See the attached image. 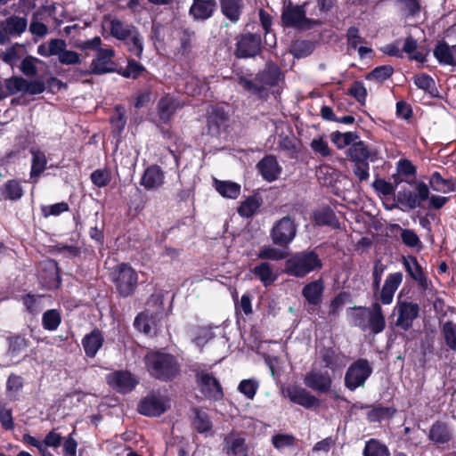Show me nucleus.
Instances as JSON below:
<instances>
[{"mask_svg": "<svg viewBox=\"0 0 456 456\" xmlns=\"http://www.w3.org/2000/svg\"><path fill=\"white\" fill-rule=\"evenodd\" d=\"M144 363L150 375L162 381L174 379L180 372L177 359L167 353L151 351L144 356Z\"/></svg>", "mask_w": 456, "mask_h": 456, "instance_id": "obj_1", "label": "nucleus"}, {"mask_svg": "<svg viewBox=\"0 0 456 456\" xmlns=\"http://www.w3.org/2000/svg\"><path fill=\"white\" fill-rule=\"evenodd\" d=\"M322 266V260L314 251H300L287 259L285 273L290 276L303 278L314 271L320 270Z\"/></svg>", "mask_w": 456, "mask_h": 456, "instance_id": "obj_2", "label": "nucleus"}, {"mask_svg": "<svg viewBox=\"0 0 456 456\" xmlns=\"http://www.w3.org/2000/svg\"><path fill=\"white\" fill-rule=\"evenodd\" d=\"M281 76V70L275 64H267L265 69L259 73L253 80L244 77L239 79V84L245 90L251 92L260 97L267 94V88L277 84Z\"/></svg>", "mask_w": 456, "mask_h": 456, "instance_id": "obj_3", "label": "nucleus"}, {"mask_svg": "<svg viewBox=\"0 0 456 456\" xmlns=\"http://www.w3.org/2000/svg\"><path fill=\"white\" fill-rule=\"evenodd\" d=\"M372 373V367L366 359H358L347 369L345 375V386L351 391L363 387Z\"/></svg>", "mask_w": 456, "mask_h": 456, "instance_id": "obj_4", "label": "nucleus"}, {"mask_svg": "<svg viewBox=\"0 0 456 456\" xmlns=\"http://www.w3.org/2000/svg\"><path fill=\"white\" fill-rule=\"evenodd\" d=\"M113 281L118 293L122 297H127L137 286V273L131 266L122 264L113 273Z\"/></svg>", "mask_w": 456, "mask_h": 456, "instance_id": "obj_5", "label": "nucleus"}, {"mask_svg": "<svg viewBox=\"0 0 456 456\" xmlns=\"http://www.w3.org/2000/svg\"><path fill=\"white\" fill-rule=\"evenodd\" d=\"M297 230L295 221L287 216L274 224L270 232V237L274 245L287 247L296 237Z\"/></svg>", "mask_w": 456, "mask_h": 456, "instance_id": "obj_6", "label": "nucleus"}, {"mask_svg": "<svg viewBox=\"0 0 456 456\" xmlns=\"http://www.w3.org/2000/svg\"><path fill=\"white\" fill-rule=\"evenodd\" d=\"M281 18L285 25L304 29L310 28L316 23L314 20L305 17L303 6L293 5L290 2L284 7Z\"/></svg>", "mask_w": 456, "mask_h": 456, "instance_id": "obj_7", "label": "nucleus"}, {"mask_svg": "<svg viewBox=\"0 0 456 456\" xmlns=\"http://www.w3.org/2000/svg\"><path fill=\"white\" fill-rule=\"evenodd\" d=\"M305 385L321 394H327L331 390L332 378L329 371L313 368L304 377Z\"/></svg>", "mask_w": 456, "mask_h": 456, "instance_id": "obj_8", "label": "nucleus"}, {"mask_svg": "<svg viewBox=\"0 0 456 456\" xmlns=\"http://www.w3.org/2000/svg\"><path fill=\"white\" fill-rule=\"evenodd\" d=\"M168 406V399L166 396L159 393H151L140 402L138 411L146 416H159L167 411Z\"/></svg>", "mask_w": 456, "mask_h": 456, "instance_id": "obj_9", "label": "nucleus"}, {"mask_svg": "<svg viewBox=\"0 0 456 456\" xmlns=\"http://www.w3.org/2000/svg\"><path fill=\"white\" fill-rule=\"evenodd\" d=\"M28 27L27 19L16 15L0 20V45L6 44L10 37L20 36Z\"/></svg>", "mask_w": 456, "mask_h": 456, "instance_id": "obj_10", "label": "nucleus"}, {"mask_svg": "<svg viewBox=\"0 0 456 456\" xmlns=\"http://www.w3.org/2000/svg\"><path fill=\"white\" fill-rule=\"evenodd\" d=\"M114 51L111 48L98 49L97 56L90 65V69L85 71V74L102 75L117 71L115 63L112 61Z\"/></svg>", "mask_w": 456, "mask_h": 456, "instance_id": "obj_11", "label": "nucleus"}, {"mask_svg": "<svg viewBox=\"0 0 456 456\" xmlns=\"http://www.w3.org/2000/svg\"><path fill=\"white\" fill-rule=\"evenodd\" d=\"M110 34L118 40H126L127 37H132L134 41V50L140 51V32L132 24L121 21L118 19H112L110 21Z\"/></svg>", "mask_w": 456, "mask_h": 456, "instance_id": "obj_12", "label": "nucleus"}, {"mask_svg": "<svg viewBox=\"0 0 456 456\" xmlns=\"http://www.w3.org/2000/svg\"><path fill=\"white\" fill-rule=\"evenodd\" d=\"M261 50V37L257 34L242 35L237 42L236 55L240 58L254 57Z\"/></svg>", "mask_w": 456, "mask_h": 456, "instance_id": "obj_13", "label": "nucleus"}, {"mask_svg": "<svg viewBox=\"0 0 456 456\" xmlns=\"http://www.w3.org/2000/svg\"><path fill=\"white\" fill-rule=\"evenodd\" d=\"M395 309L398 314L396 326L403 330H408L411 327L412 322L418 317L419 305L411 302H399Z\"/></svg>", "mask_w": 456, "mask_h": 456, "instance_id": "obj_14", "label": "nucleus"}, {"mask_svg": "<svg viewBox=\"0 0 456 456\" xmlns=\"http://www.w3.org/2000/svg\"><path fill=\"white\" fill-rule=\"evenodd\" d=\"M285 392L291 402L305 408L319 407L321 404L320 400L316 396L303 387H289Z\"/></svg>", "mask_w": 456, "mask_h": 456, "instance_id": "obj_15", "label": "nucleus"}, {"mask_svg": "<svg viewBox=\"0 0 456 456\" xmlns=\"http://www.w3.org/2000/svg\"><path fill=\"white\" fill-rule=\"evenodd\" d=\"M201 392L208 398L220 400L224 394L220 383L211 374L200 372L198 374Z\"/></svg>", "mask_w": 456, "mask_h": 456, "instance_id": "obj_16", "label": "nucleus"}, {"mask_svg": "<svg viewBox=\"0 0 456 456\" xmlns=\"http://www.w3.org/2000/svg\"><path fill=\"white\" fill-rule=\"evenodd\" d=\"M108 384L120 393L130 392L137 381L127 371H116L107 376Z\"/></svg>", "mask_w": 456, "mask_h": 456, "instance_id": "obj_17", "label": "nucleus"}, {"mask_svg": "<svg viewBox=\"0 0 456 456\" xmlns=\"http://www.w3.org/2000/svg\"><path fill=\"white\" fill-rule=\"evenodd\" d=\"M403 265L409 275L418 282L423 290L431 289V281L428 280L416 257L411 256L403 259Z\"/></svg>", "mask_w": 456, "mask_h": 456, "instance_id": "obj_18", "label": "nucleus"}, {"mask_svg": "<svg viewBox=\"0 0 456 456\" xmlns=\"http://www.w3.org/2000/svg\"><path fill=\"white\" fill-rule=\"evenodd\" d=\"M403 281L402 273H390L385 280L380 290L379 300L384 305L393 302L394 295Z\"/></svg>", "mask_w": 456, "mask_h": 456, "instance_id": "obj_19", "label": "nucleus"}, {"mask_svg": "<svg viewBox=\"0 0 456 456\" xmlns=\"http://www.w3.org/2000/svg\"><path fill=\"white\" fill-rule=\"evenodd\" d=\"M216 9L215 0H194L189 12L194 20H205L213 15Z\"/></svg>", "mask_w": 456, "mask_h": 456, "instance_id": "obj_20", "label": "nucleus"}, {"mask_svg": "<svg viewBox=\"0 0 456 456\" xmlns=\"http://www.w3.org/2000/svg\"><path fill=\"white\" fill-rule=\"evenodd\" d=\"M224 450L228 456H248L245 439L234 432L224 437Z\"/></svg>", "mask_w": 456, "mask_h": 456, "instance_id": "obj_21", "label": "nucleus"}, {"mask_svg": "<svg viewBox=\"0 0 456 456\" xmlns=\"http://www.w3.org/2000/svg\"><path fill=\"white\" fill-rule=\"evenodd\" d=\"M368 329L378 334L384 330L386 320L379 303L375 302L368 308Z\"/></svg>", "mask_w": 456, "mask_h": 456, "instance_id": "obj_22", "label": "nucleus"}, {"mask_svg": "<svg viewBox=\"0 0 456 456\" xmlns=\"http://www.w3.org/2000/svg\"><path fill=\"white\" fill-rule=\"evenodd\" d=\"M324 288L323 281L319 279L307 283L302 289V295L309 304L317 305L322 302Z\"/></svg>", "mask_w": 456, "mask_h": 456, "instance_id": "obj_23", "label": "nucleus"}, {"mask_svg": "<svg viewBox=\"0 0 456 456\" xmlns=\"http://www.w3.org/2000/svg\"><path fill=\"white\" fill-rule=\"evenodd\" d=\"M164 183V173L159 166L152 165L146 168L141 184L148 190L156 189Z\"/></svg>", "mask_w": 456, "mask_h": 456, "instance_id": "obj_24", "label": "nucleus"}, {"mask_svg": "<svg viewBox=\"0 0 456 456\" xmlns=\"http://www.w3.org/2000/svg\"><path fill=\"white\" fill-rule=\"evenodd\" d=\"M260 173L263 177L269 182L274 181L281 174V167L273 156L264 158L258 164Z\"/></svg>", "mask_w": 456, "mask_h": 456, "instance_id": "obj_25", "label": "nucleus"}, {"mask_svg": "<svg viewBox=\"0 0 456 456\" xmlns=\"http://www.w3.org/2000/svg\"><path fill=\"white\" fill-rule=\"evenodd\" d=\"M66 47L64 40L53 38L38 45L37 53L43 57L57 56L59 59Z\"/></svg>", "mask_w": 456, "mask_h": 456, "instance_id": "obj_26", "label": "nucleus"}, {"mask_svg": "<svg viewBox=\"0 0 456 456\" xmlns=\"http://www.w3.org/2000/svg\"><path fill=\"white\" fill-rule=\"evenodd\" d=\"M103 337L98 330L86 335L82 340L85 353L89 357H94L98 350L102 346Z\"/></svg>", "mask_w": 456, "mask_h": 456, "instance_id": "obj_27", "label": "nucleus"}, {"mask_svg": "<svg viewBox=\"0 0 456 456\" xmlns=\"http://www.w3.org/2000/svg\"><path fill=\"white\" fill-rule=\"evenodd\" d=\"M434 55L440 63L456 65V45L450 46L441 42L434 49Z\"/></svg>", "mask_w": 456, "mask_h": 456, "instance_id": "obj_28", "label": "nucleus"}, {"mask_svg": "<svg viewBox=\"0 0 456 456\" xmlns=\"http://www.w3.org/2000/svg\"><path fill=\"white\" fill-rule=\"evenodd\" d=\"M321 357L324 362V366L332 371L340 370L346 364V357L330 348L322 350Z\"/></svg>", "mask_w": 456, "mask_h": 456, "instance_id": "obj_29", "label": "nucleus"}, {"mask_svg": "<svg viewBox=\"0 0 456 456\" xmlns=\"http://www.w3.org/2000/svg\"><path fill=\"white\" fill-rule=\"evenodd\" d=\"M223 14L232 22L236 23L243 9V0H220Z\"/></svg>", "mask_w": 456, "mask_h": 456, "instance_id": "obj_30", "label": "nucleus"}, {"mask_svg": "<svg viewBox=\"0 0 456 456\" xmlns=\"http://www.w3.org/2000/svg\"><path fill=\"white\" fill-rule=\"evenodd\" d=\"M178 106V102L173 97L167 95L161 98L158 104V111L160 119L163 122L169 121Z\"/></svg>", "mask_w": 456, "mask_h": 456, "instance_id": "obj_31", "label": "nucleus"}, {"mask_svg": "<svg viewBox=\"0 0 456 456\" xmlns=\"http://www.w3.org/2000/svg\"><path fill=\"white\" fill-rule=\"evenodd\" d=\"M32 155V165L30 178H37L45 169L47 159L45 154L38 149H30Z\"/></svg>", "mask_w": 456, "mask_h": 456, "instance_id": "obj_32", "label": "nucleus"}, {"mask_svg": "<svg viewBox=\"0 0 456 456\" xmlns=\"http://www.w3.org/2000/svg\"><path fill=\"white\" fill-rule=\"evenodd\" d=\"M252 273L262 281V283L267 287L273 283L277 276L273 273L272 265L267 262H263L260 265L255 266Z\"/></svg>", "mask_w": 456, "mask_h": 456, "instance_id": "obj_33", "label": "nucleus"}, {"mask_svg": "<svg viewBox=\"0 0 456 456\" xmlns=\"http://www.w3.org/2000/svg\"><path fill=\"white\" fill-rule=\"evenodd\" d=\"M216 190L224 198L237 199L240 193V185L231 181L215 180Z\"/></svg>", "mask_w": 456, "mask_h": 456, "instance_id": "obj_34", "label": "nucleus"}, {"mask_svg": "<svg viewBox=\"0 0 456 456\" xmlns=\"http://www.w3.org/2000/svg\"><path fill=\"white\" fill-rule=\"evenodd\" d=\"M429 185L435 191L448 193L454 190V184L450 179H444L441 174L435 172L429 179Z\"/></svg>", "mask_w": 456, "mask_h": 456, "instance_id": "obj_35", "label": "nucleus"}, {"mask_svg": "<svg viewBox=\"0 0 456 456\" xmlns=\"http://www.w3.org/2000/svg\"><path fill=\"white\" fill-rule=\"evenodd\" d=\"M429 438L436 444H445L451 440L452 434L445 424L437 422L431 427Z\"/></svg>", "mask_w": 456, "mask_h": 456, "instance_id": "obj_36", "label": "nucleus"}, {"mask_svg": "<svg viewBox=\"0 0 456 456\" xmlns=\"http://www.w3.org/2000/svg\"><path fill=\"white\" fill-rule=\"evenodd\" d=\"M192 426L200 433L208 432L212 428V421L208 414L199 409L193 410Z\"/></svg>", "mask_w": 456, "mask_h": 456, "instance_id": "obj_37", "label": "nucleus"}, {"mask_svg": "<svg viewBox=\"0 0 456 456\" xmlns=\"http://www.w3.org/2000/svg\"><path fill=\"white\" fill-rule=\"evenodd\" d=\"M7 341L9 344L7 354L12 357L18 356L28 346V340L20 335L8 337Z\"/></svg>", "mask_w": 456, "mask_h": 456, "instance_id": "obj_38", "label": "nucleus"}, {"mask_svg": "<svg viewBox=\"0 0 456 456\" xmlns=\"http://www.w3.org/2000/svg\"><path fill=\"white\" fill-rule=\"evenodd\" d=\"M1 194L4 199L17 200L22 197L23 190L16 180H10L1 187Z\"/></svg>", "mask_w": 456, "mask_h": 456, "instance_id": "obj_39", "label": "nucleus"}, {"mask_svg": "<svg viewBox=\"0 0 456 456\" xmlns=\"http://www.w3.org/2000/svg\"><path fill=\"white\" fill-rule=\"evenodd\" d=\"M362 454L363 456H390L387 445L377 439H370L366 442Z\"/></svg>", "mask_w": 456, "mask_h": 456, "instance_id": "obj_40", "label": "nucleus"}, {"mask_svg": "<svg viewBox=\"0 0 456 456\" xmlns=\"http://www.w3.org/2000/svg\"><path fill=\"white\" fill-rule=\"evenodd\" d=\"M348 157L353 162L367 161L370 154L361 141L354 142L347 150Z\"/></svg>", "mask_w": 456, "mask_h": 456, "instance_id": "obj_41", "label": "nucleus"}, {"mask_svg": "<svg viewBox=\"0 0 456 456\" xmlns=\"http://www.w3.org/2000/svg\"><path fill=\"white\" fill-rule=\"evenodd\" d=\"M261 200L252 196L242 201L238 208V213L242 217H251L261 206Z\"/></svg>", "mask_w": 456, "mask_h": 456, "instance_id": "obj_42", "label": "nucleus"}, {"mask_svg": "<svg viewBox=\"0 0 456 456\" xmlns=\"http://www.w3.org/2000/svg\"><path fill=\"white\" fill-rule=\"evenodd\" d=\"M396 200L403 207V210H412L416 208H420L415 192L409 190L399 191Z\"/></svg>", "mask_w": 456, "mask_h": 456, "instance_id": "obj_43", "label": "nucleus"}, {"mask_svg": "<svg viewBox=\"0 0 456 456\" xmlns=\"http://www.w3.org/2000/svg\"><path fill=\"white\" fill-rule=\"evenodd\" d=\"M314 49V45L310 41L297 40L290 46V53L294 57L300 59L308 56Z\"/></svg>", "mask_w": 456, "mask_h": 456, "instance_id": "obj_44", "label": "nucleus"}, {"mask_svg": "<svg viewBox=\"0 0 456 456\" xmlns=\"http://www.w3.org/2000/svg\"><path fill=\"white\" fill-rule=\"evenodd\" d=\"M346 293H339L331 300L326 317L329 322H333L338 318L340 310L346 303Z\"/></svg>", "mask_w": 456, "mask_h": 456, "instance_id": "obj_45", "label": "nucleus"}, {"mask_svg": "<svg viewBox=\"0 0 456 456\" xmlns=\"http://www.w3.org/2000/svg\"><path fill=\"white\" fill-rule=\"evenodd\" d=\"M331 141L338 147L344 148L347 145L353 144L359 136L353 132L340 133L338 131L330 134Z\"/></svg>", "mask_w": 456, "mask_h": 456, "instance_id": "obj_46", "label": "nucleus"}, {"mask_svg": "<svg viewBox=\"0 0 456 456\" xmlns=\"http://www.w3.org/2000/svg\"><path fill=\"white\" fill-rule=\"evenodd\" d=\"M286 256V252L272 246H264L257 253L259 259L279 261L284 259Z\"/></svg>", "mask_w": 456, "mask_h": 456, "instance_id": "obj_47", "label": "nucleus"}, {"mask_svg": "<svg viewBox=\"0 0 456 456\" xmlns=\"http://www.w3.org/2000/svg\"><path fill=\"white\" fill-rule=\"evenodd\" d=\"M315 222L319 225H329L333 228L338 227V222L335 214L330 209H323L315 214Z\"/></svg>", "mask_w": 456, "mask_h": 456, "instance_id": "obj_48", "label": "nucleus"}, {"mask_svg": "<svg viewBox=\"0 0 456 456\" xmlns=\"http://www.w3.org/2000/svg\"><path fill=\"white\" fill-rule=\"evenodd\" d=\"M25 85L26 79L22 77H12L4 80V87L12 95L18 93L24 94Z\"/></svg>", "mask_w": 456, "mask_h": 456, "instance_id": "obj_49", "label": "nucleus"}, {"mask_svg": "<svg viewBox=\"0 0 456 456\" xmlns=\"http://www.w3.org/2000/svg\"><path fill=\"white\" fill-rule=\"evenodd\" d=\"M61 323L60 314L56 310H48L43 315V326L49 330H54Z\"/></svg>", "mask_w": 456, "mask_h": 456, "instance_id": "obj_50", "label": "nucleus"}, {"mask_svg": "<svg viewBox=\"0 0 456 456\" xmlns=\"http://www.w3.org/2000/svg\"><path fill=\"white\" fill-rule=\"evenodd\" d=\"M296 438L289 434H277L273 436L272 444L277 450H282L294 445Z\"/></svg>", "mask_w": 456, "mask_h": 456, "instance_id": "obj_51", "label": "nucleus"}, {"mask_svg": "<svg viewBox=\"0 0 456 456\" xmlns=\"http://www.w3.org/2000/svg\"><path fill=\"white\" fill-rule=\"evenodd\" d=\"M394 72V69L390 65H384L375 68L370 73L367 75L370 80L384 81L388 78Z\"/></svg>", "mask_w": 456, "mask_h": 456, "instance_id": "obj_52", "label": "nucleus"}, {"mask_svg": "<svg viewBox=\"0 0 456 456\" xmlns=\"http://www.w3.org/2000/svg\"><path fill=\"white\" fill-rule=\"evenodd\" d=\"M37 62H40L37 58L27 56L21 61L20 69L25 76L34 77L37 73Z\"/></svg>", "mask_w": 456, "mask_h": 456, "instance_id": "obj_53", "label": "nucleus"}, {"mask_svg": "<svg viewBox=\"0 0 456 456\" xmlns=\"http://www.w3.org/2000/svg\"><path fill=\"white\" fill-rule=\"evenodd\" d=\"M144 70V68L134 60L128 61L127 66L126 69H120L117 70L121 76L124 77H138L141 73Z\"/></svg>", "mask_w": 456, "mask_h": 456, "instance_id": "obj_54", "label": "nucleus"}, {"mask_svg": "<svg viewBox=\"0 0 456 456\" xmlns=\"http://www.w3.org/2000/svg\"><path fill=\"white\" fill-rule=\"evenodd\" d=\"M443 333L447 346L451 349L456 350V325L452 322H445L443 327Z\"/></svg>", "mask_w": 456, "mask_h": 456, "instance_id": "obj_55", "label": "nucleus"}, {"mask_svg": "<svg viewBox=\"0 0 456 456\" xmlns=\"http://www.w3.org/2000/svg\"><path fill=\"white\" fill-rule=\"evenodd\" d=\"M258 388V383L255 380V379H244L242 381H240V383L239 384V391L245 395L247 396V398L248 399H253L256 393V390Z\"/></svg>", "mask_w": 456, "mask_h": 456, "instance_id": "obj_56", "label": "nucleus"}, {"mask_svg": "<svg viewBox=\"0 0 456 456\" xmlns=\"http://www.w3.org/2000/svg\"><path fill=\"white\" fill-rule=\"evenodd\" d=\"M31 34L43 37L47 35L48 28L46 25L39 21L38 13H34L29 25Z\"/></svg>", "mask_w": 456, "mask_h": 456, "instance_id": "obj_57", "label": "nucleus"}, {"mask_svg": "<svg viewBox=\"0 0 456 456\" xmlns=\"http://www.w3.org/2000/svg\"><path fill=\"white\" fill-rule=\"evenodd\" d=\"M58 61L63 65H77L80 64L82 60L79 53L65 48Z\"/></svg>", "mask_w": 456, "mask_h": 456, "instance_id": "obj_58", "label": "nucleus"}, {"mask_svg": "<svg viewBox=\"0 0 456 456\" xmlns=\"http://www.w3.org/2000/svg\"><path fill=\"white\" fill-rule=\"evenodd\" d=\"M386 265L381 262V260L378 259L374 262L373 265V271H372V276H373V282H372V288L374 291H378L380 286L381 277L383 273L386 270Z\"/></svg>", "mask_w": 456, "mask_h": 456, "instance_id": "obj_59", "label": "nucleus"}, {"mask_svg": "<svg viewBox=\"0 0 456 456\" xmlns=\"http://www.w3.org/2000/svg\"><path fill=\"white\" fill-rule=\"evenodd\" d=\"M115 111H116V115L111 118V123H112L114 128L118 133H120L124 129L126 123V116H125L126 111H125L124 107L119 106V105L116 106Z\"/></svg>", "mask_w": 456, "mask_h": 456, "instance_id": "obj_60", "label": "nucleus"}, {"mask_svg": "<svg viewBox=\"0 0 456 456\" xmlns=\"http://www.w3.org/2000/svg\"><path fill=\"white\" fill-rule=\"evenodd\" d=\"M357 310L356 313L354 314V324L362 329V330H368V308L366 307H358L355 308Z\"/></svg>", "mask_w": 456, "mask_h": 456, "instance_id": "obj_61", "label": "nucleus"}, {"mask_svg": "<svg viewBox=\"0 0 456 456\" xmlns=\"http://www.w3.org/2000/svg\"><path fill=\"white\" fill-rule=\"evenodd\" d=\"M45 90V84L42 80H27L25 85V92L24 94H28L31 95L39 94Z\"/></svg>", "mask_w": 456, "mask_h": 456, "instance_id": "obj_62", "label": "nucleus"}, {"mask_svg": "<svg viewBox=\"0 0 456 456\" xmlns=\"http://www.w3.org/2000/svg\"><path fill=\"white\" fill-rule=\"evenodd\" d=\"M91 180L96 186L103 187L110 182V175L108 171L98 169L92 173Z\"/></svg>", "mask_w": 456, "mask_h": 456, "instance_id": "obj_63", "label": "nucleus"}, {"mask_svg": "<svg viewBox=\"0 0 456 456\" xmlns=\"http://www.w3.org/2000/svg\"><path fill=\"white\" fill-rule=\"evenodd\" d=\"M401 238L403 242L408 247H418L420 244V240L415 232L410 229L402 230Z\"/></svg>", "mask_w": 456, "mask_h": 456, "instance_id": "obj_64", "label": "nucleus"}]
</instances>
